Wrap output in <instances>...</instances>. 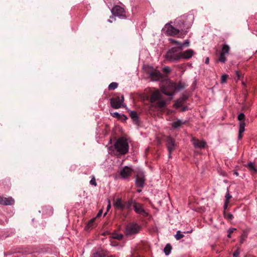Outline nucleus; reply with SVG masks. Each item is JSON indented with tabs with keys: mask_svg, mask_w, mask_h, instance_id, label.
<instances>
[{
	"mask_svg": "<svg viewBox=\"0 0 257 257\" xmlns=\"http://www.w3.org/2000/svg\"><path fill=\"white\" fill-rule=\"evenodd\" d=\"M140 227L137 223H131L128 224L125 228L124 233L127 236H131L139 232Z\"/></svg>",
	"mask_w": 257,
	"mask_h": 257,
	"instance_id": "nucleus-4",
	"label": "nucleus"
},
{
	"mask_svg": "<svg viewBox=\"0 0 257 257\" xmlns=\"http://www.w3.org/2000/svg\"><path fill=\"white\" fill-rule=\"evenodd\" d=\"M163 71L165 74H167L171 72V69L168 66H166L163 68Z\"/></svg>",
	"mask_w": 257,
	"mask_h": 257,
	"instance_id": "nucleus-39",
	"label": "nucleus"
},
{
	"mask_svg": "<svg viewBox=\"0 0 257 257\" xmlns=\"http://www.w3.org/2000/svg\"><path fill=\"white\" fill-rule=\"evenodd\" d=\"M185 17H186L187 18H188V17H190L189 18H191L192 17H189L188 16L186 17L183 16L181 17V19L179 20V21L181 22L183 25L182 27H180L181 31L180 35L179 36V38H182L184 35H186L187 31H185V30L189 29L191 25V22H190L189 23H186V22L184 21Z\"/></svg>",
	"mask_w": 257,
	"mask_h": 257,
	"instance_id": "nucleus-7",
	"label": "nucleus"
},
{
	"mask_svg": "<svg viewBox=\"0 0 257 257\" xmlns=\"http://www.w3.org/2000/svg\"><path fill=\"white\" fill-rule=\"evenodd\" d=\"M110 114L114 117H116L119 119H120L121 117H123L124 120H125L127 118L124 115H121L117 112H113L112 111H110Z\"/></svg>",
	"mask_w": 257,
	"mask_h": 257,
	"instance_id": "nucleus-24",
	"label": "nucleus"
},
{
	"mask_svg": "<svg viewBox=\"0 0 257 257\" xmlns=\"http://www.w3.org/2000/svg\"><path fill=\"white\" fill-rule=\"evenodd\" d=\"M169 40L171 43L176 44V45H178V46H180V45H181L180 42H179V41H177L174 39H169Z\"/></svg>",
	"mask_w": 257,
	"mask_h": 257,
	"instance_id": "nucleus-40",
	"label": "nucleus"
},
{
	"mask_svg": "<svg viewBox=\"0 0 257 257\" xmlns=\"http://www.w3.org/2000/svg\"><path fill=\"white\" fill-rule=\"evenodd\" d=\"M240 249L239 248H237L233 253V257H239V254H240Z\"/></svg>",
	"mask_w": 257,
	"mask_h": 257,
	"instance_id": "nucleus-41",
	"label": "nucleus"
},
{
	"mask_svg": "<svg viewBox=\"0 0 257 257\" xmlns=\"http://www.w3.org/2000/svg\"><path fill=\"white\" fill-rule=\"evenodd\" d=\"M237 75L238 79H239L240 76L238 72H237Z\"/></svg>",
	"mask_w": 257,
	"mask_h": 257,
	"instance_id": "nucleus-53",
	"label": "nucleus"
},
{
	"mask_svg": "<svg viewBox=\"0 0 257 257\" xmlns=\"http://www.w3.org/2000/svg\"><path fill=\"white\" fill-rule=\"evenodd\" d=\"M225 201L229 202V199L231 198V196L229 195L228 191H227L226 194L225 196Z\"/></svg>",
	"mask_w": 257,
	"mask_h": 257,
	"instance_id": "nucleus-45",
	"label": "nucleus"
},
{
	"mask_svg": "<svg viewBox=\"0 0 257 257\" xmlns=\"http://www.w3.org/2000/svg\"><path fill=\"white\" fill-rule=\"evenodd\" d=\"M14 203L12 197L6 198L0 196V204L4 205H11Z\"/></svg>",
	"mask_w": 257,
	"mask_h": 257,
	"instance_id": "nucleus-15",
	"label": "nucleus"
},
{
	"mask_svg": "<svg viewBox=\"0 0 257 257\" xmlns=\"http://www.w3.org/2000/svg\"><path fill=\"white\" fill-rule=\"evenodd\" d=\"M187 99L188 97L185 95H183L181 98L178 99L176 101V102L174 104V105L176 106V108L180 107L183 105V104L187 100Z\"/></svg>",
	"mask_w": 257,
	"mask_h": 257,
	"instance_id": "nucleus-18",
	"label": "nucleus"
},
{
	"mask_svg": "<svg viewBox=\"0 0 257 257\" xmlns=\"http://www.w3.org/2000/svg\"><path fill=\"white\" fill-rule=\"evenodd\" d=\"M161 98V94L158 90L154 91L150 97V100L151 102H155Z\"/></svg>",
	"mask_w": 257,
	"mask_h": 257,
	"instance_id": "nucleus-20",
	"label": "nucleus"
},
{
	"mask_svg": "<svg viewBox=\"0 0 257 257\" xmlns=\"http://www.w3.org/2000/svg\"><path fill=\"white\" fill-rule=\"evenodd\" d=\"M137 201L135 200H130L127 201L126 206H125V207H126L127 209H130L132 206L134 207V206L135 204H136Z\"/></svg>",
	"mask_w": 257,
	"mask_h": 257,
	"instance_id": "nucleus-27",
	"label": "nucleus"
},
{
	"mask_svg": "<svg viewBox=\"0 0 257 257\" xmlns=\"http://www.w3.org/2000/svg\"><path fill=\"white\" fill-rule=\"evenodd\" d=\"M91 257H115L114 256L102 251H98L93 253Z\"/></svg>",
	"mask_w": 257,
	"mask_h": 257,
	"instance_id": "nucleus-21",
	"label": "nucleus"
},
{
	"mask_svg": "<svg viewBox=\"0 0 257 257\" xmlns=\"http://www.w3.org/2000/svg\"><path fill=\"white\" fill-rule=\"evenodd\" d=\"M113 205L115 208L123 210L125 208V205L122 202L121 199L117 198L113 200Z\"/></svg>",
	"mask_w": 257,
	"mask_h": 257,
	"instance_id": "nucleus-16",
	"label": "nucleus"
},
{
	"mask_svg": "<svg viewBox=\"0 0 257 257\" xmlns=\"http://www.w3.org/2000/svg\"><path fill=\"white\" fill-rule=\"evenodd\" d=\"M158 101L157 103V106L160 108L164 107L166 105V102L164 100H158Z\"/></svg>",
	"mask_w": 257,
	"mask_h": 257,
	"instance_id": "nucleus-32",
	"label": "nucleus"
},
{
	"mask_svg": "<svg viewBox=\"0 0 257 257\" xmlns=\"http://www.w3.org/2000/svg\"><path fill=\"white\" fill-rule=\"evenodd\" d=\"M180 54H181V58H185V59H189L190 58L193 54V51L191 49L187 50L183 52H181L180 51Z\"/></svg>",
	"mask_w": 257,
	"mask_h": 257,
	"instance_id": "nucleus-19",
	"label": "nucleus"
},
{
	"mask_svg": "<svg viewBox=\"0 0 257 257\" xmlns=\"http://www.w3.org/2000/svg\"><path fill=\"white\" fill-rule=\"evenodd\" d=\"M235 230L234 228H231L229 229L228 230V234H227V236L228 237H230V234L233 232V230Z\"/></svg>",
	"mask_w": 257,
	"mask_h": 257,
	"instance_id": "nucleus-47",
	"label": "nucleus"
},
{
	"mask_svg": "<svg viewBox=\"0 0 257 257\" xmlns=\"http://www.w3.org/2000/svg\"><path fill=\"white\" fill-rule=\"evenodd\" d=\"M249 168L254 171V172H257V169L255 168L254 167L253 163L252 162H250L248 165Z\"/></svg>",
	"mask_w": 257,
	"mask_h": 257,
	"instance_id": "nucleus-42",
	"label": "nucleus"
},
{
	"mask_svg": "<svg viewBox=\"0 0 257 257\" xmlns=\"http://www.w3.org/2000/svg\"><path fill=\"white\" fill-rule=\"evenodd\" d=\"M237 119L239 121V128H238V138L239 140L241 139V113H239L237 116Z\"/></svg>",
	"mask_w": 257,
	"mask_h": 257,
	"instance_id": "nucleus-25",
	"label": "nucleus"
},
{
	"mask_svg": "<svg viewBox=\"0 0 257 257\" xmlns=\"http://www.w3.org/2000/svg\"><path fill=\"white\" fill-rule=\"evenodd\" d=\"M229 202L225 201L223 205L224 212H225V210L227 208L228 204Z\"/></svg>",
	"mask_w": 257,
	"mask_h": 257,
	"instance_id": "nucleus-46",
	"label": "nucleus"
},
{
	"mask_svg": "<svg viewBox=\"0 0 257 257\" xmlns=\"http://www.w3.org/2000/svg\"><path fill=\"white\" fill-rule=\"evenodd\" d=\"M175 91V84L172 83L162 89V92L168 96H172Z\"/></svg>",
	"mask_w": 257,
	"mask_h": 257,
	"instance_id": "nucleus-12",
	"label": "nucleus"
},
{
	"mask_svg": "<svg viewBox=\"0 0 257 257\" xmlns=\"http://www.w3.org/2000/svg\"><path fill=\"white\" fill-rule=\"evenodd\" d=\"M191 142L196 148H204L205 146L206 143L203 141H200L198 139L193 138Z\"/></svg>",
	"mask_w": 257,
	"mask_h": 257,
	"instance_id": "nucleus-14",
	"label": "nucleus"
},
{
	"mask_svg": "<svg viewBox=\"0 0 257 257\" xmlns=\"http://www.w3.org/2000/svg\"><path fill=\"white\" fill-rule=\"evenodd\" d=\"M172 249V246L170 244H167L164 249V252L166 255H169Z\"/></svg>",
	"mask_w": 257,
	"mask_h": 257,
	"instance_id": "nucleus-26",
	"label": "nucleus"
},
{
	"mask_svg": "<svg viewBox=\"0 0 257 257\" xmlns=\"http://www.w3.org/2000/svg\"><path fill=\"white\" fill-rule=\"evenodd\" d=\"M167 33L172 36H175L180 33V30L170 25L167 29Z\"/></svg>",
	"mask_w": 257,
	"mask_h": 257,
	"instance_id": "nucleus-17",
	"label": "nucleus"
},
{
	"mask_svg": "<svg viewBox=\"0 0 257 257\" xmlns=\"http://www.w3.org/2000/svg\"><path fill=\"white\" fill-rule=\"evenodd\" d=\"M149 75L151 79L154 81L158 80L162 77V74L157 70L151 71Z\"/></svg>",
	"mask_w": 257,
	"mask_h": 257,
	"instance_id": "nucleus-13",
	"label": "nucleus"
},
{
	"mask_svg": "<svg viewBox=\"0 0 257 257\" xmlns=\"http://www.w3.org/2000/svg\"><path fill=\"white\" fill-rule=\"evenodd\" d=\"M111 208V204H110V201L109 200H108V205H107V211H108L110 208Z\"/></svg>",
	"mask_w": 257,
	"mask_h": 257,
	"instance_id": "nucleus-48",
	"label": "nucleus"
},
{
	"mask_svg": "<svg viewBox=\"0 0 257 257\" xmlns=\"http://www.w3.org/2000/svg\"><path fill=\"white\" fill-rule=\"evenodd\" d=\"M130 116L133 119L134 123L136 124L139 123V117L138 114L135 111H131L130 112Z\"/></svg>",
	"mask_w": 257,
	"mask_h": 257,
	"instance_id": "nucleus-23",
	"label": "nucleus"
},
{
	"mask_svg": "<svg viewBox=\"0 0 257 257\" xmlns=\"http://www.w3.org/2000/svg\"><path fill=\"white\" fill-rule=\"evenodd\" d=\"M234 174H235V175H237V176H238V174H238V172H234Z\"/></svg>",
	"mask_w": 257,
	"mask_h": 257,
	"instance_id": "nucleus-54",
	"label": "nucleus"
},
{
	"mask_svg": "<svg viewBox=\"0 0 257 257\" xmlns=\"http://www.w3.org/2000/svg\"><path fill=\"white\" fill-rule=\"evenodd\" d=\"M124 101V97L123 95L121 96L113 97L110 99V105L112 107L115 109H118L121 107H123V102Z\"/></svg>",
	"mask_w": 257,
	"mask_h": 257,
	"instance_id": "nucleus-3",
	"label": "nucleus"
},
{
	"mask_svg": "<svg viewBox=\"0 0 257 257\" xmlns=\"http://www.w3.org/2000/svg\"><path fill=\"white\" fill-rule=\"evenodd\" d=\"M136 257H141L140 255H138Z\"/></svg>",
	"mask_w": 257,
	"mask_h": 257,
	"instance_id": "nucleus-56",
	"label": "nucleus"
},
{
	"mask_svg": "<svg viewBox=\"0 0 257 257\" xmlns=\"http://www.w3.org/2000/svg\"><path fill=\"white\" fill-rule=\"evenodd\" d=\"M118 86V84L116 82H112L108 86V89L109 90H114Z\"/></svg>",
	"mask_w": 257,
	"mask_h": 257,
	"instance_id": "nucleus-33",
	"label": "nucleus"
},
{
	"mask_svg": "<svg viewBox=\"0 0 257 257\" xmlns=\"http://www.w3.org/2000/svg\"><path fill=\"white\" fill-rule=\"evenodd\" d=\"M95 220V218H94L92 219L91 220H90L88 222V224H87V227H88V228H89V227H91V226L93 225V223H94V222Z\"/></svg>",
	"mask_w": 257,
	"mask_h": 257,
	"instance_id": "nucleus-43",
	"label": "nucleus"
},
{
	"mask_svg": "<svg viewBox=\"0 0 257 257\" xmlns=\"http://www.w3.org/2000/svg\"><path fill=\"white\" fill-rule=\"evenodd\" d=\"M117 155H123L128 151V144L126 139L121 137L117 140L114 144Z\"/></svg>",
	"mask_w": 257,
	"mask_h": 257,
	"instance_id": "nucleus-2",
	"label": "nucleus"
},
{
	"mask_svg": "<svg viewBox=\"0 0 257 257\" xmlns=\"http://www.w3.org/2000/svg\"><path fill=\"white\" fill-rule=\"evenodd\" d=\"M224 216L225 218L228 219L229 220H232L233 218V215L230 213H226L225 212H224Z\"/></svg>",
	"mask_w": 257,
	"mask_h": 257,
	"instance_id": "nucleus-36",
	"label": "nucleus"
},
{
	"mask_svg": "<svg viewBox=\"0 0 257 257\" xmlns=\"http://www.w3.org/2000/svg\"><path fill=\"white\" fill-rule=\"evenodd\" d=\"M189 45V42L188 40H186L185 42L182 44L181 43V45L180 46H178V47H181L182 50L183 49V47H188Z\"/></svg>",
	"mask_w": 257,
	"mask_h": 257,
	"instance_id": "nucleus-38",
	"label": "nucleus"
},
{
	"mask_svg": "<svg viewBox=\"0 0 257 257\" xmlns=\"http://www.w3.org/2000/svg\"><path fill=\"white\" fill-rule=\"evenodd\" d=\"M245 115L242 113V133L245 131L244 127L246 125L245 122Z\"/></svg>",
	"mask_w": 257,
	"mask_h": 257,
	"instance_id": "nucleus-35",
	"label": "nucleus"
},
{
	"mask_svg": "<svg viewBox=\"0 0 257 257\" xmlns=\"http://www.w3.org/2000/svg\"><path fill=\"white\" fill-rule=\"evenodd\" d=\"M185 87V84L184 83L180 82L177 85L175 84V90L176 89H182Z\"/></svg>",
	"mask_w": 257,
	"mask_h": 257,
	"instance_id": "nucleus-30",
	"label": "nucleus"
},
{
	"mask_svg": "<svg viewBox=\"0 0 257 257\" xmlns=\"http://www.w3.org/2000/svg\"><path fill=\"white\" fill-rule=\"evenodd\" d=\"M187 109V107H183L182 109V111H185Z\"/></svg>",
	"mask_w": 257,
	"mask_h": 257,
	"instance_id": "nucleus-51",
	"label": "nucleus"
},
{
	"mask_svg": "<svg viewBox=\"0 0 257 257\" xmlns=\"http://www.w3.org/2000/svg\"><path fill=\"white\" fill-rule=\"evenodd\" d=\"M111 12L114 16L124 18L125 16V11L123 8L119 6H115L112 10Z\"/></svg>",
	"mask_w": 257,
	"mask_h": 257,
	"instance_id": "nucleus-10",
	"label": "nucleus"
},
{
	"mask_svg": "<svg viewBox=\"0 0 257 257\" xmlns=\"http://www.w3.org/2000/svg\"><path fill=\"white\" fill-rule=\"evenodd\" d=\"M134 210L136 213L141 214L144 217H147L148 216V213H147L143 208V206L142 204L137 202L135 204L134 207Z\"/></svg>",
	"mask_w": 257,
	"mask_h": 257,
	"instance_id": "nucleus-11",
	"label": "nucleus"
},
{
	"mask_svg": "<svg viewBox=\"0 0 257 257\" xmlns=\"http://www.w3.org/2000/svg\"><path fill=\"white\" fill-rule=\"evenodd\" d=\"M218 60V61H219L221 63H225L226 60V58L225 56V54L223 53H220V54L219 56Z\"/></svg>",
	"mask_w": 257,
	"mask_h": 257,
	"instance_id": "nucleus-29",
	"label": "nucleus"
},
{
	"mask_svg": "<svg viewBox=\"0 0 257 257\" xmlns=\"http://www.w3.org/2000/svg\"><path fill=\"white\" fill-rule=\"evenodd\" d=\"M141 191V190H138V192H140Z\"/></svg>",
	"mask_w": 257,
	"mask_h": 257,
	"instance_id": "nucleus-55",
	"label": "nucleus"
},
{
	"mask_svg": "<svg viewBox=\"0 0 257 257\" xmlns=\"http://www.w3.org/2000/svg\"><path fill=\"white\" fill-rule=\"evenodd\" d=\"M209 58H208V57L206 58V60H205V63L206 64H208V63H209Z\"/></svg>",
	"mask_w": 257,
	"mask_h": 257,
	"instance_id": "nucleus-50",
	"label": "nucleus"
},
{
	"mask_svg": "<svg viewBox=\"0 0 257 257\" xmlns=\"http://www.w3.org/2000/svg\"><path fill=\"white\" fill-rule=\"evenodd\" d=\"M181 47H173L167 52L165 55V59L169 62H176L181 59L180 51Z\"/></svg>",
	"mask_w": 257,
	"mask_h": 257,
	"instance_id": "nucleus-1",
	"label": "nucleus"
},
{
	"mask_svg": "<svg viewBox=\"0 0 257 257\" xmlns=\"http://www.w3.org/2000/svg\"><path fill=\"white\" fill-rule=\"evenodd\" d=\"M136 174V184L137 186L143 188L146 180L145 176L143 171L139 170L135 171Z\"/></svg>",
	"mask_w": 257,
	"mask_h": 257,
	"instance_id": "nucleus-5",
	"label": "nucleus"
},
{
	"mask_svg": "<svg viewBox=\"0 0 257 257\" xmlns=\"http://www.w3.org/2000/svg\"><path fill=\"white\" fill-rule=\"evenodd\" d=\"M229 50V47L227 45L224 44L222 46L221 53H223L224 54H227L228 53Z\"/></svg>",
	"mask_w": 257,
	"mask_h": 257,
	"instance_id": "nucleus-28",
	"label": "nucleus"
},
{
	"mask_svg": "<svg viewBox=\"0 0 257 257\" xmlns=\"http://www.w3.org/2000/svg\"><path fill=\"white\" fill-rule=\"evenodd\" d=\"M175 236L177 240H179L182 238L184 236V235L183 234L181 233V232L180 230H178Z\"/></svg>",
	"mask_w": 257,
	"mask_h": 257,
	"instance_id": "nucleus-34",
	"label": "nucleus"
},
{
	"mask_svg": "<svg viewBox=\"0 0 257 257\" xmlns=\"http://www.w3.org/2000/svg\"><path fill=\"white\" fill-rule=\"evenodd\" d=\"M193 230L191 229V230L190 231H184V233H191L192 232Z\"/></svg>",
	"mask_w": 257,
	"mask_h": 257,
	"instance_id": "nucleus-52",
	"label": "nucleus"
},
{
	"mask_svg": "<svg viewBox=\"0 0 257 257\" xmlns=\"http://www.w3.org/2000/svg\"><path fill=\"white\" fill-rule=\"evenodd\" d=\"M228 78V75L226 74H224L221 76V83H224L226 82L227 79Z\"/></svg>",
	"mask_w": 257,
	"mask_h": 257,
	"instance_id": "nucleus-37",
	"label": "nucleus"
},
{
	"mask_svg": "<svg viewBox=\"0 0 257 257\" xmlns=\"http://www.w3.org/2000/svg\"><path fill=\"white\" fill-rule=\"evenodd\" d=\"M112 237L118 240H121L123 237V235L121 233H114L112 235Z\"/></svg>",
	"mask_w": 257,
	"mask_h": 257,
	"instance_id": "nucleus-31",
	"label": "nucleus"
},
{
	"mask_svg": "<svg viewBox=\"0 0 257 257\" xmlns=\"http://www.w3.org/2000/svg\"><path fill=\"white\" fill-rule=\"evenodd\" d=\"M243 86H245V84L242 81V89H243ZM242 93L244 95V103H242V110H247L251 105L250 99L248 98L247 94L246 92H244L242 90Z\"/></svg>",
	"mask_w": 257,
	"mask_h": 257,
	"instance_id": "nucleus-9",
	"label": "nucleus"
},
{
	"mask_svg": "<svg viewBox=\"0 0 257 257\" xmlns=\"http://www.w3.org/2000/svg\"><path fill=\"white\" fill-rule=\"evenodd\" d=\"M186 122V120L183 121L181 119H178L177 121L172 122L171 125L174 128H178L181 127L182 124H185Z\"/></svg>",
	"mask_w": 257,
	"mask_h": 257,
	"instance_id": "nucleus-22",
	"label": "nucleus"
},
{
	"mask_svg": "<svg viewBox=\"0 0 257 257\" xmlns=\"http://www.w3.org/2000/svg\"><path fill=\"white\" fill-rule=\"evenodd\" d=\"M90 184L91 185H94V186H96L97 184H96L94 177H93L92 178V179H91V180L90 181Z\"/></svg>",
	"mask_w": 257,
	"mask_h": 257,
	"instance_id": "nucleus-44",
	"label": "nucleus"
},
{
	"mask_svg": "<svg viewBox=\"0 0 257 257\" xmlns=\"http://www.w3.org/2000/svg\"><path fill=\"white\" fill-rule=\"evenodd\" d=\"M166 146L169 153V158H171V153L176 149L177 144L175 142V140L170 136H167L166 138Z\"/></svg>",
	"mask_w": 257,
	"mask_h": 257,
	"instance_id": "nucleus-6",
	"label": "nucleus"
},
{
	"mask_svg": "<svg viewBox=\"0 0 257 257\" xmlns=\"http://www.w3.org/2000/svg\"><path fill=\"white\" fill-rule=\"evenodd\" d=\"M136 171L130 167L125 166L120 170L119 174L121 178L125 179L128 178L132 175V173L133 172H135Z\"/></svg>",
	"mask_w": 257,
	"mask_h": 257,
	"instance_id": "nucleus-8",
	"label": "nucleus"
},
{
	"mask_svg": "<svg viewBox=\"0 0 257 257\" xmlns=\"http://www.w3.org/2000/svg\"><path fill=\"white\" fill-rule=\"evenodd\" d=\"M102 210H100V211L98 212V214H97V217H99V216H100L101 215V214H102Z\"/></svg>",
	"mask_w": 257,
	"mask_h": 257,
	"instance_id": "nucleus-49",
	"label": "nucleus"
}]
</instances>
